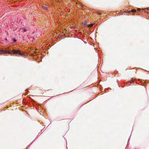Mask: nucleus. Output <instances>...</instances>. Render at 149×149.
I'll use <instances>...</instances> for the list:
<instances>
[{
  "instance_id": "f257e3e1",
  "label": "nucleus",
  "mask_w": 149,
  "mask_h": 149,
  "mask_svg": "<svg viewBox=\"0 0 149 149\" xmlns=\"http://www.w3.org/2000/svg\"><path fill=\"white\" fill-rule=\"evenodd\" d=\"M0 53H1V54H5L7 53H8L9 54H12L10 51H8L7 50H6L4 49H0Z\"/></svg>"
},
{
  "instance_id": "f03ea898",
  "label": "nucleus",
  "mask_w": 149,
  "mask_h": 149,
  "mask_svg": "<svg viewBox=\"0 0 149 149\" xmlns=\"http://www.w3.org/2000/svg\"><path fill=\"white\" fill-rule=\"evenodd\" d=\"M12 52L14 54H16L21 55H22L23 54L21 53L20 51L18 50L13 49Z\"/></svg>"
},
{
  "instance_id": "7ed1b4c3",
  "label": "nucleus",
  "mask_w": 149,
  "mask_h": 149,
  "mask_svg": "<svg viewBox=\"0 0 149 149\" xmlns=\"http://www.w3.org/2000/svg\"><path fill=\"white\" fill-rule=\"evenodd\" d=\"M42 8H43L44 9H45V10H47V6L46 5L42 6Z\"/></svg>"
},
{
  "instance_id": "20e7f679",
  "label": "nucleus",
  "mask_w": 149,
  "mask_h": 149,
  "mask_svg": "<svg viewBox=\"0 0 149 149\" xmlns=\"http://www.w3.org/2000/svg\"><path fill=\"white\" fill-rule=\"evenodd\" d=\"M93 25V24H91L89 25L88 26L89 27H92Z\"/></svg>"
},
{
  "instance_id": "39448f33",
  "label": "nucleus",
  "mask_w": 149,
  "mask_h": 149,
  "mask_svg": "<svg viewBox=\"0 0 149 149\" xmlns=\"http://www.w3.org/2000/svg\"><path fill=\"white\" fill-rule=\"evenodd\" d=\"M132 11L133 12H135L136 11V10H132Z\"/></svg>"
},
{
  "instance_id": "423d86ee",
  "label": "nucleus",
  "mask_w": 149,
  "mask_h": 149,
  "mask_svg": "<svg viewBox=\"0 0 149 149\" xmlns=\"http://www.w3.org/2000/svg\"><path fill=\"white\" fill-rule=\"evenodd\" d=\"M23 31L24 32H26V29H24Z\"/></svg>"
},
{
  "instance_id": "0eeeda50",
  "label": "nucleus",
  "mask_w": 149,
  "mask_h": 149,
  "mask_svg": "<svg viewBox=\"0 0 149 149\" xmlns=\"http://www.w3.org/2000/svg\"><path fill=\"white\" fill-rule=\"evenodd\" d=\"M133 81V79H132L130 80V81Z\"/></svg>"
},
{
  "instance_id": "6e6552de",
  "label": "nucleus",
  "mask_w": 149,
  "mask_h": 149,
  "mask_svg": "<svg viewBox=\"0 0 149 149\" xmlns=\"http://www.w3.org/2000/svg\"><path fill=\"white\" fill-rule=\"evenodd\" d=\"M16 41V40H14V42H15Z\"/></svg>"
},
{
  "instance_id": "1a4fd4ad",
  "label": "nucleus",
  "mask_w": 149,
  "mask_h": 149,
  "mask_svg": "<svg viewBox=\"0 0 149 149\" xmlns=\"http://www.w3.org/2000/svg\"><path fill=\"white\" fill-rule=\"evenodd\" d=\"M101 14V13H99V15H100Z\"/></svg>"
}]
</instances>
